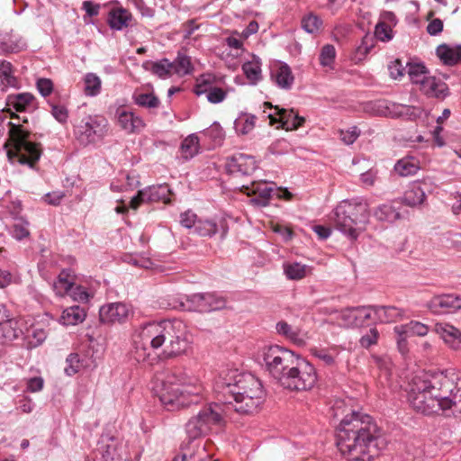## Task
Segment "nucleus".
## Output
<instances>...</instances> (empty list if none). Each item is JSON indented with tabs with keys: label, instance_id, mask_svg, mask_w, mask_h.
<instances>
[{
	"label": "nucleus",
	"instance_id": "nucleus-1",
	"mask_svg": "<svg viewBox=\"0 0 461 461\" xmlns=\"http://www.w3.org/2000/svg\"><path fill=\"white\" fill-rule=\"evenodd\" d=\"M348 411L343 400H336L330 409L334 419L343 416L336 429V444L347 461H372L384 446L383 429L368 414Z\"/></svg>",
	"mask_w": 461,
	"mask_h": 461
},
{
	"label": "nucleus",
	"instance_id": "nucleus-2",
	"mask_svg": "<svg viewBox=\"0 0 461 461\" xmlns=\"http://www.w3.org/2000/svg\"><path fill=\"white\" fill-rule=\"evenodd\" d=\"M408 386L407 400L417 412L428 416L439 411L461 413V371H424L415 375Z\"/></svg>",
	"mask_w": 461,
	"mask_h": 461
},
{
	"label": "nucleus",
	"instance_id": "nucleus-3",
	"mask_svg": "<svg viewBox=\"0 0 461 461\" xmlns=\"http://www.w3.org/2000/svg\"><path fill=\"white\" fill-rule=\"evenodd\" d=\"M258 362L282 387L291 391L310 390L317 381L312 364L277 345L264 348Z\"/></svg>",
	"mask_w": 461,
	"mask_h": 461
},
{
	"label": "nucleus",
	"instance_id": "nucleus-4",
	"mask_svg": "<svg viewBox=\"0 0 461 461\" xmlns=\"http://www.w3.org/2000/svg\"><path fill=\"white\" fill-rule=\"evenodd\" d=\"M218 402L228 410L229 419L231 413L251 415L258 412L266 396L263 385L251 374H240L237 370L229 371L221 376L215 384Z\"/></svg>",
	"mask_w": 461,
	"mask_h": 461
},
{
	"label": "nucleus",
	"instance_id": "nucleus-5",
	"mask_svg": "<svg viewBox=\"0 0 461 461\" xmlns=\"http://www.w3.org/2000/svg\"><path fill=\"white\" fill-rule=\"evenodd\" d=\"M203 386L197 377L189 375L184 369L171 371L155 388V393L167 411H174L192 404H198Z\"/></svg>",
	"mask_w": 461,
	"mask_h": 461
},
{
	"label": "nucleus",
	"instance_id": "nucleus-6",
	"mask_svg": "<svg viewBox=\"0 0 461 461\" xmlns=\"http://www.w3.org/2000/svg\"><path fill=\"white\" fill-rule=\"evenodd\" d=\"M144 339L150 342L152 349L162 348L161 357L171 358L185 353L188 348L187 328L180 320H164L147 323Z\"/></svg>",
	"mask_w": 461,
	"mask_h": 461
},
{
	"label": "nucleus",
	"instance_id": "nucleus-7",
	"mask_svg": "<svg viewBox=\"0 0 461 461\" xmlns=\"http://www.w3.org/2000/svg\"><path fill=\"white\" fill-rule=\"evenodd\" d=\"M333 214L336 228L351 240H356L366 230L370 217L367 203L360 198L341 201Z\"/></svg>",
	"mask_w": 461,
	"mask_h": 461
},
{
	"label": "nucleus",
	"instance_id": "nucleus-8",
	"mask_svg": "<svg viewBox=\"0 0 461 461\" xmlns=\"http://www.w3.org/2000/svg\"><path fill=\"white\" fill-rule=\"evenodd\" d=\"M8 125L9 140L5 147L8 144L12 147V149L7 151L8 156L14 155L18 158L20 164L34 167L42 154L41 143L32 141L31 131L23 129L22 125L12 122H9Z\"/></svg>",
	"mask_w": 461,
	"mask_h": 461
},
{
	"label": "nucleus",
	"instance_id": "nucleus-9",
	"mask_svg": "<svg viewBox=\"0 0 461 461\" xmlns=\"http://www.w3.org/2000/svg\"><path fill=\"white\" fill-rule=\"evenodd\" d=\"M73 135L79 146L87 147L102 141L107 132V122L96 115L81 114L77 112L72 120Z\"/></svg>",
	"mask_w": 461,
	"mask_h": 461
},
{
	"label": "nucleus",
	"instance_id": "nucleus-10",
	"mask_svg": "<svg viewBox=\"0 0 461 461\" xmlns=\"http://www.w3.org/2000/svg\"><path fill=\"white\" fill-rule=\"evenodd\" d=\"M226 419H229L228 410L220 402H212L187 421L185 432L194 440L206 435L212 425H221Z\"/></svg>",
	"mask_w": 461,
	"mask_h": 461
},
{
	"label": "nucleus",
	"instance_id": "nucleus-11",
	"mask_svg": "<svg viewBox=\"0 0 461 461\" xmlns=\"http://www.w3.org/2000/svg\"><path fill=\"white\" fill-rule=\"evenodd\" d=\"M257 168V161L249 155L238 153L226 158L225 170L233 178L250 176Z\"/></svg>",
	"mask_w": 461,
	"mask_h": 461
},
{
	"label": "nucleus",
	"instance_id": "nucleus-12",
	"mask_svg": "<svg viewBox=\"0 0 461 461\" xmlns=\"http://www.w3.org/2000/svg\"><path fill=\"white\" fill-rule=\"evenodd\" d=\"M194 311L199 312H211L220 311L226 307V299L215 293H197L186 296Z\"/></svg>",
	"mask_w": 461,
	"mask_h": 461
},
{
	"label": "nucleus",
	"instance_id": "nucleus-13",
	"mask_svg": "<svg viewBox=\"0 0 461 461\" xmlns=\"http://www.w3.org/2000/svg\"><path fill=\"white\" fill-rule=\"evenodd\" d=\"M215 83L216 76L214 74H203L196 79L194 93L198 96L206 94L208 102L219 104L226 98L227 92L221 87L215 86Z\"/></svg>",
	"mask_w": 461,
	"mask_h": 461
},
{
	"label": "nucleus",
	"instance_id": "nucleus-14",
	"mask_svg": "<svg viewBox=\"0 0 461 461\" xmlns=\"http://www.w3.org/2000/svg\"><path fill=\"white\" fill-rule=\"evenodd\" d=\"M170 188L167 184L151 185L143 190H140L138 194L131 198L130 206L135 210L144 202H163L164 203H167L170 202Z\"/></svg>",
	"mask_w": 461,
	"mask_h": 461
},
{
	"label": "nucleus",
	"instance_id": "nucleus-15",
	"mask_svg": "<svg viewBox=\"0 0 461 461\" xmlns=\"http://www.w3.org/2000/svg\"><path fill=\"white\" fill-rule=\"evenodd\" d=\"M131 313L129 306L123 303H112L99 310L100 321L106 324L124 323Z\"/></svg>",
	"mask_w": 461,
	"mask_h": 461
},
{
	"label": "nucleus",
	"instance_id": "nucleus-16",
	"mask_svg": "<svg viewBox=\"0 0 461 461\" xmlns=\"http://www.w3.org/2000/svg\"><path fill=\"white\" fill-rule=\"evenodd\" d=\"M428 307L435 314H446L461 309V297L453 294L435 295L428 303Z\"/></svg>",
	"mask_w": 461,
	"mask_h": 461
},
{
	"label": "nucleus",
	"instance_id": "nucleus-17",
	"mask_svg": "<svg viewBox=\"0 0 461 461\" xmlns=\"http://www.w3.org/2000/svg\"><path fill=\"white\" fill-rule=\"evenodd\" d=\"M240 188L248 195H257L251 200V202L259 206L267 205L269 198L271 197L272 194L276 192V190L265 181H250L249 185L242 184Z\"/></svg>",
	"mask_w": 461,
	"mask_h": 461
},
{
	"label": "nucleus",
	"instance_id": "nucleus-18",
	"mask_svg": "<svg viewBox=\"0 0 461 461\" xmlns=\"http://www.w3.org/2000/svg\"><path fill=\"white\" fill-rule=\"evenodd\" d=\"M419 90L428 98L444 100L450 95L447 84L442 79L429 76L419 86Z\"/></svg>",
	"mask_w": 461,
	"mask_h": 461
},
{
	"label": "nucleus",
	"instance_id": "nucleus-19",
	"mask_svg": "<svg viewBox=\"0 0 461 461\" xmlns=\"http://www.w3.org/2000/svg\"><path fill=\"white\" fill-rule=\"evenodd\" d=\"M229 230L228 224L225 220H221L219 223L212 220H201L198 219L194 233L202 237H212L213 235L220 233V237L223 240Z\"/></svg>",
	"mask_w": 461,
	"mask_h": 461
},
{
	"label": "nucleus",
	"instance_id": "nucleus-20",
	"mask_svg": "<svg viewBox=\"0 0 461 461\" xmlns=\"http://www.w3.org/2000/svg\"><path fill=\"white\" fill-rule=\"evenodd\" d=\"M275 109L277 110V115L279 117L276 118L273 114H268L267 117L270 120L271 125L276 122H280L282 127L287 131L295 130L303 125L304 118L299 116L293 109L286 110L284 108H279L278 106H275Z\"/></svg>",
	"mask_w": 461,
	"mask_h": 461
},
{
	"label": "nucleus",
	"instance_id": "nucleus-21",
	"mask_svg": "<svg viewBox=\"0 0 461 461\" xmlns=\"http://www.w3.org/2000/svg\"><path fill=\"white\" fill-rule=\"evenodd\" d=\"M133 16L123 7H113L109 11L107 23L112 30L122 31L131 25Z\"/></svg>",
	"mask_w": 461,
	"mask_h": 461
},
{
	"label": "nucleus",
	"instance_id": "nucleus-22",
	"mask_svg": "<svg viewBox=\"0 0 461 461\" xmlns=\"http://www.w3.org/2000/svg\"><path fill=\"white\" fill-rule=\"evenodd\" d=\"M271 78L282 89L289 90L294 82V77L290 67L285 63H279L271 69Z\"/></svg>",
	"mask_w": 461,
	"mask_h": 461
},
{
	"label": "nucleus",
	"instance_id": "nucleus-23",
	"mask_svg": "<svg viewBox=\"0 0 461 461\" xmlns=\"http://www.w3.org/2000/svg\"><path fill=\"white\" fill-rule=\"evenodd\" d=\"M147 331V325L145 324L139 333L133 339V348L131 350L132 357L137 362H144L150 356V342L144 339V332Z\"/></svg>",
	"mask_w": 461,
	"mask_h": 461
},
{
	"label": "nucleus",
	"instance_id": "nucleus-24",
	"mask_svg": "<svg viewBox=\"0 0 461 461\" xmlns=\"http://www.w3.org/2000/svg\"><path fill=\"white\" fill-rule=\"evenodd\" d=\"M24 326L25 322L22 319L0 322V336L5 342L14 341L24 335Z\"/></svg>",
	"mask_w": 461,
	"mask_h": 461
},
{
	"label": "nucleus",
	"instance_id": "nucleus-25",
	"mask_svg": "<svg viewBox=\"0 0 461 461\" xmlns=\"http://www.w3.org/2000/svg\"><path fill=\"white\" fill-rule=\"evenodd\" d=\"M117 115L119 125L128 133L139 132L145 127L143 120L132 112L118 109Z\"/></svg>",
	"mask_w": 461,
	"mask_h": 461
},
{
	"label": "nucleus",
	"instance_id": "nucleus-26",
	"mask_svg": "<svg viewBox=\"0 0 461 461\" xmlns=\"http://www.w3.org/2000/svg\"><path fill=\"white\" fill-rule=\"evenodd\" d=\"M98 453L101 455V461H121L122 456L119 453L118 443L113 437H102L99 441Z\"/></svg>",
	"mask_w": 461,
	"mask_h": 461
},
{
	"label": "nucleus",
	"instance_id": "nucleus-27",
	"mask_svg": "<svg viewBox=\"0 0 461 461\" xmlns=\"http://www.w3.org/2000/svg\"><path fill=\"white\" fill-rule=\"evenodd\" d=\"M436 54L444 65L453 67L461 63V44L455 47L440 44L436 49Z\"/></svg>",
	"mask_w": 461,
	"mask_h": 461
},
{
	"label": "nucleus",
	"instance_id": "nucleus-28",
	"mask_svg": "<svg viewBox=\"0 0 461 461\" xmlns=\"http://www.w3.org/2000/svg\"><path fill=\"white\" fill-rule=\"evenodd\" d=\"M435 330L452 348L456 349L460 346L461 331L456 327L447 323H437Z\"/></svg>",
	"mask_w": 461,
	"mask_h": 461
},
{
	"label": "nucleus",
	"instance_id": "nucleus-29",
	"mask_svg": "<svg viewBox=\"0 0 461 461\" xmlns=\"http://www.w3.org/2000/svg\"><path fill=\"white\" fill-rule=\"evenodd\" d=\"M25 42L18 35L13 32L0 33V52L16 53L25 48Z\"/></svg>",
	"mask_w": 461,
	"mask_h": 461
},
{
	"label": "nucleus",
	"instance_id": "nucleus-30",
	"mask_svg": "<svg viewBox=\"0 0 461 461\" xmlns=\"http://www.w3.org/2000/svg\"><path fill=\"white\" fill-rule=\"evenodd\" d=\"M34 101L35 97L31 93H21L8 95L6 104L16 112H25L35 107Z\"/></svg>",
	"mask_w": 461,
	"mask_h": 461
},
{
	"label": "nucleus",
	"instance_id": "nucleus-31",
	"mask_svg": "<svg viewBox=\"0 0 461 461\" xmlns=\"http://www.w3.org/2000/svg\"><path fill=\"white\" fill-rule=\"evenodd\" d=\"M373 310L375 319L380 322H394L401 320L404 315V311L395 306L374 305Z\"/></svg>",
	"mask_w": 461,
	"mask_h": 461
},
{
	"label": "nucleus",
	"instance_id": "nucleus-32",
	"mask_svg": "<svg viewBox=\"0 0 461 461\" xmlns=\"http://www.w3.org/2000/svg\"><path fill=\"white\" fill-rule=\"evenodd\" d=\"M242 71L250 85H257L262 79L261 61L257 56L243 63Z\"/></svg>",
	"mask_w": 461,
	"mask_h": 461
},
{
	"label": "nucleus",
	"instance_id": "nucleus-33",
	"mask_svg": "<svg viewBox=\"0 0 461 461\" xmlns=\"http://www.w3.org/2000/svg\"><path fill=\"white\" fill-rule=\"evenodd\" d=\"M393 169L400 176H413L420 170V162L414 157H404L395 163Z\"/></svg>",
	"mask_w": 461,
	"mask_h": 461
},
{
	"label": "nucleus",
	"instance_id": "nucleus-34",
	"mask_svg": "<svg viewBox=\"0 0 461 461\" xmlns=\"http://www.w3.org/2000/svg\"><path fill=\"white\" fill-rule=\"evenodd\" d=\"M86 312L78 305L66 308L60 316V322L63 325H77L86 319Z\"/></svg>",
	"mask_w": 461,
	"mask_h": 461
},
{
	"label": "nucleus",
	"instance_id": "nucleus-35",
	"mask_svg": "<svg viewBox=\"0 0 461 461\" xmlns=\"http://www.w3.org/2000/svg\"><path fill=\"white\" fill-rule=\"evenodd\" d=\"M408 75L412 84L420 86L430 74L423 62H407Z\"/></svg>",
	"mask_w": 461,
	"mask_h": 461
},
{
	"label": "nucleus",
	"instance_id": "nucleus-36",
	"mask_svg": "<svg viewBox=\"0 0 461 461\" xmlns=\"http://www.w3.org/2000/svg\"><path fill=\"white\" fill-rule=\"evenodd\" d=\"M70 269H63L59 276L58 280L53 284V290L59 296H64L72 290L74 286V281L70 276Z\"/></svg>",
	"mask_w": 461,
	"mask_h": 461
},
{
	"label": "nucleus",
	"instance_id": "nucleus-37",
	"mask_svg": "<svg viewBox=\"0 0 461 461\" xmlns=\"http://www.w3.org/2000/svg\"><path fill=\"white\" fill-rule=\"evenodd\" d=\"M173 73L184 77L190 75L194 71L191 59L185 53L178 51L177 56L174 61L171 62Z\"/></svg>",
	"mask_w": 461,
	"mask_h": 461
},
{
	"label": "nucleus",
	"instance_id": "nucleus-38",
	"mask_svg": "<svg viewBox=\"0 0 461 461\" xmlns=\"http://www.w3.org/2000/svg\"><path fill=\"white\" fill-rule=\"evenodd\" d=\"M426 198L425 191L420 183L412 184L404 193L403 203L409 206H416L423 203Z\"/></svg>",
	"mask_w": 461,
	"mask_h": 461
},
{
	"label": "nucleus",
	"instance_id": "nucleus-39",
	"mask_svg": "<svg viewBox=\"0 0 461 461\" xmlns=\"http://www.w3.org/2000/svg\"><path fill=\"white\" fill-rule=\"evenodd\" d=\"M181 153L185 159L194 158L200 149L199 138L195 134L187 136L181 144Z\"/></svg>",
	"mask_w": 461,
	"mask_h": 461
},
{
	"label": "nucleus",
	"instance_id": "nucleus-40",
	"mask_svg": "<svg viewBox=\"0 0 461 461\" xmlns=\"http://www.w3.org/2000/svg\"><path fill=\"white\" fill-rule=\"evenodd\" d=\"M257 117L250 113H241L234 121V128L238 133L242 135L250 132L256 124Z\"/></svg>",
	"mask_w": 461,
	"mask_h": 461
},
{
	"label": "nucleus",
	"instance_id": "nucleus-41",
	"mask_svg": "<svg viewBox=\"0 0 461 461\" xmlns=\"http://www.w3.org/2000/svg\"><path fill=\"white\" fill-rule=\"evenodd\" d=\"M276 328L278 334L285 336L286 339H290L294 344L299 346L304 344V340L300 336V332L297 330L293 329V327L286 321H278L276 323Z\"/></svg>",
	"mask_w": 461,
	"mask_h": 461
},
{
	"label": "nucleus",
	"instance_id": "nucleus-42",
	"mask_svg": "<svg viewBox=\"0 0 461 461\" xmlns=\"http://www.w3.org/2000/svg\"><path fill=\"white\" fill-rule=\"evenodd\" d=\"M374 216L380 221L393 222L400 218V213L392 204L385 203L375 210Z\"/></svg>",
	"mask_w": 461,
	"mask_h": 461
},
{
	"label": "nucleus",
	"instance_id": "nucleus-43",
	"mask_svg": "<svg viewBox=\"0 0 461 461\" xmlns=\"http://www.w3.org/2000/svg\"><path fill=\"white\" fill-rule=\"evenodd\" d=\"M335 319L339 322V326L345 328H357L356 307H350L334 312Z\"/></svg>",
	"mask_w": 461,
	"mask_h": 461
},
{
	"label": "nucleus",
	"instance_id": "nucleus-44",
	"mask_svg": "<svg viewBox=\"0 0 461 461\" xmlns=\"http://www.w3.org/2000/svg\"><path fill=\"white\" fill-rule=\"evenodd\" d=\"M374 305L356 307L357 328L368 326L370 321H375Z\"/></svg>",
	"mask_w": 461,
	"mask_h": 461
},
{
	"label": "nucleus",
	"instance_id": "nucleus-45",
	"mask_svg": "<svg viewBox=\"0 0 461 461\" xmlns=\"http://www.w3.org/2000/svg\"><path fill=\"white\" fill-rule=\"evenodd\" d=\"M151 72L160 78H166L173 74L171 61L167 59H162L153 62L151 65Z\"/></svg>",
	"mask_w": 461,
	"mask_h": 461
},
{
	"label": "nucleus",
	"instance_id": "nucleus-46",
	"mask_svg": "<svg viewBox=\"0 0 461 461\" xmlns=\"http://www.w3.org/2000/svg\"><path fill=\"white\" fill-rule=\"evenodd\" d=\"M336 58V50L332 44L324 45L319 56L320 64L322 67L329 68L330 69H333L332 64L335 61Z\"/></svg>",
	"mask_w": 461,
	"mask_h": 461
},
{
	"label": "nucleus",
	"instance_id": "nucleus-47",
	"mask_svg": "<svg viewBox=\"0 0 461 461\" xmlns=\"http://www.w3.org/2000/svg\"><path fill=\"white\" fill-rule=\"evenodd\" d=\"M101 79L94 73H88L85 77V92L87 95L95 96L100 93Z\"/></svg>",
	"mask_w": 461,
	"mask_h": 461
},
{
	"label": "nucleus",
	"instance_id": "nucleus-48",
	"mask_svg": "<svg viewBox=\"0 0 461 461\" xmlns=\"http://www.w3.org/2000/svg\"><path fill=\"white\" fill-rule=\"evenodd\" d=\"M398 330L409 333L410 336L417 335L420 337L425 336L429 331L428 326L419 321H411L407 324L400 325Z\"/></svg>",
	"mask_w": 461,
	"mask_h": 461
},
{
	"label": "nucleus",
	"instance_id": "nucleus-49",
	"mask_svg": "<svg viewBox=\"0 0 461 461\" xmlns=\"http://www.w3.org/2000/svg\"><path fill=\"white\" fill-rule=\"evenodd\" d=\"M133 100L139 106L147 108H157L160 104L159 99L153 94L134 95Z\"/></svg>",
	"mask_w": 461,
	"mask_h": 461
},
{
	"label": "nucleus",
	"instance_id": "nucleus-50",
	"mask_svg": "<svg viewBox=\"0 0 461 461\" xmlns=\"http://www.w3.org/2000/svg\"><path fill=\"white\" fill-rule=\"evenodd\" d=\"M285 273L288 279L297 280L305 276L306 267L300 263L285 265Z\"/></svg>",
	"mask_w": 461,
	"mask_h": 461
},
{
	"label": "nucleus",
	"instance_id": "nucleus-51",
	"mask_svg": "<svg viewBox=\"0 0 461 461\" xmlns=\"http://www.w3.org/2000/svg\"><path fill=\"white\" fill-rule=\"evenodd\" d=\"M0 77L2 79V83L14 86L16 83V78L12 75V64L8 61H3L0 64Z\"/></svg>",
	"mask_w": 461,
	"mask_h": 461
},
{
	"label": "nucleus",
	"instance_id": "nucleus-52",
	"mask_svg": "<svg viewBox=\"0 0 461 461\" xmlns=\"http://www.w3.org/2000/svg\"><path fill=\"white\" fill-rule=\"evenodd\" d=\"M66 364H67V366L64 368V372L66 375L71 376V375H74L75 374H77L81 367L80 358H79L78 354H77V353L69 354L66 359Z\"/></svg>",
	"mask_w": 461,
	"mask_h": 461
},
{
	"label": "nucleus",
	"instance_id": "nucleus-53",
	"mask_svg": "<svg viewBox=\"0 0 461 461\" xmlns=\"http://www.w3.org/2000/svg\"><path fill=\"white\" fill-rule=\"evenodd\" d=\"M29 222L23 219H20L18 222L14 223L11 231L12 236L17 240H22L29 237L30 231L28 230Z\"/></svg>",
	"mask_w": 461,
	"mask_h": 461
},
{
	"label": "nucleus",
	"instance_id": "nucleus-54",
	"mask_svg": "<svg viewBox=\"0 0 461 461\" xmlns=\"http://www.w3.org/2000/svg\"><path fill=\"white\" fill-rule=\"evenodd\" d=\"M375 35L382 41H388L393 39V30L384 22H379L375 28Z\"/></svg>",
	"mask_w": 461,
	"mask_h": 461
},
{
	"label": "nucleus",
	"instance_id": "nucleus-55",
	"mask_svg": "<svg viewBox=\"0 0 461 461\" xmlns=\"http://www.w3.org/2000/svg\"><path fill=\"white\" fill-rule=\"evenodd\" d=\"M32 339L27 337V342L23 346L28 348L32 349L34 348H37L40 346L46 339V332L43 329H34L32 333Z\"/></svg>",
	"mask_w": 461,
	"mask_h": 461
},
{
	"label": "nucleus",
	"instance_id": "nucleus-56",
	"mask_svg": "<svg viewBox=\"0 0 461 461\" xmlns=\"http://www.w3.org/2000/svg\"><path fill=\"white\" fill-rule=\"evenodd\" d=\"M378 337V330L375 328H372L360 338L359 343L361 347L365 348H369L371 346L375 345L377 343Z\"/></svg>",
	"mask_w": 461,
	"mask_h": 461
},
{
	"label": "nucleus",
	"instance_id": "nucleus-57",
	"mask_svg": "<svg viewBox=\"0 0 461 461\" xmlns=\"http://www.w3.org/2000/svg\"><path fill=\"white\" fill-rule=\"evenodd\" d=\"M302 28L308 33H314L317 31V15L310 13L302 19Z\"/></svg>",
	"mask_w": 461,
	"mask_h": 461
},
{
	"label": "nucleus",
	"instance_id": "nucleus-58",
	"mask_svg": "<svg viewBox=\"0 0 461 461\" xmlns=\"http://www.w3.org/2000/svg\"><path fill=\"white\" fill-rule=\"evenodd\" d=\"M393 330L396 334L395 339L398 349L402 354H405L408 351L407 338L410 337V335L407 332L398 330V326H395Z\"/></svg>",
	"mask_w": 461,
	"mask_h": 461
},
{
	"label": "nucleus",
	"instance_id": "nucleus-59",
	"mask_svg": "<svg viewBox=\"0 0 461 461\" xmlns=\"http://www.w3.org/2000/svg\"><path fill=\"white\" fill-rule=\"evenodd\" d=\"M198 219L195 213L191 211H186L180 215V223L183 227L186 229H194L195 228V224Z\"/></svg>",
	"mask_w": 461,
	"mask_h": 461
},
{
	"label": "nucleus",
	"instance_id": "nucleus-60",
	"mask_svg": "<svg viewBox=\"0 0 461 461\" xmlns=\"http://www.w3.org/2000/svg\"><path fill=\"white\" fill-rule=\"evenodd\" d=\"M36 86L39 93L44 97L49 96L53 91V83L49 78H39Z\"/></svg>",
	"mask_w": 461,
	"mask_h": 461
},
{
	"label": "nucleus",
	"instance_id": "nucleus-61",
	"mask_svg": "<svg viewBox=\"0 0 461 461\" xmlns=\"http://www.w3.org/2000/svg\"><path fill=\"white\" fill-rule=\"evenodd\" d=\"M51 114L60 123H66L68 122V111L63 105L52 104Z\"/></svg>",
	"mask_w": 461,
	"mask_h": 461
},
{
	"label": "nucleus",
	"instance_id": "nucleus-62",
	"mask_svg": "<svg viewBox=\"0 0 461 461\" xmlns=\"http://www.w3.org/2000/svg\"><path fill=\"white\" fill-rule=\"evenodd\" d=\"M359 130L357 129V126H354L352 127L350 130L348 131H340V138H341V140L347 144V145H350V144H353L356 140L357 139V137L359 136Z\"/></svg>",
	"mask_w": 461,
	"mask_h": 461
},
{
	"label": "nucleus",
	"instance_id": "nucleus-63",
	"mask_svg": "<svg viewBox=\"0 0 461 461\" xmlns=\"http://www.w3.org/2000/svg\"><path fill=\"white\" fill-rule=\"evenodd\" d=\"M378 171L371 168L360 175L361 182L366 186H373L377 179Z\"/></svg>",
	"mask_w": 461,
	"mask_h": 461
},
{
	"label": "nucleus",
	"instance_id": "nucleus-64",
	"mask_svg": "<svg viewBox=\"0 0 461 461\" xmlns=\"http://www.w3.org/2000/svg\"><path fill=\"white\" fill-rule=\"evenodd\" d=\"M443 27L444 25L442 20L439 18H435L429 23L426 30L430 36H436L443 31Z\"/></svg>",
	"mask_w": 461,
	"mask_h": 461
}]
</instances>
